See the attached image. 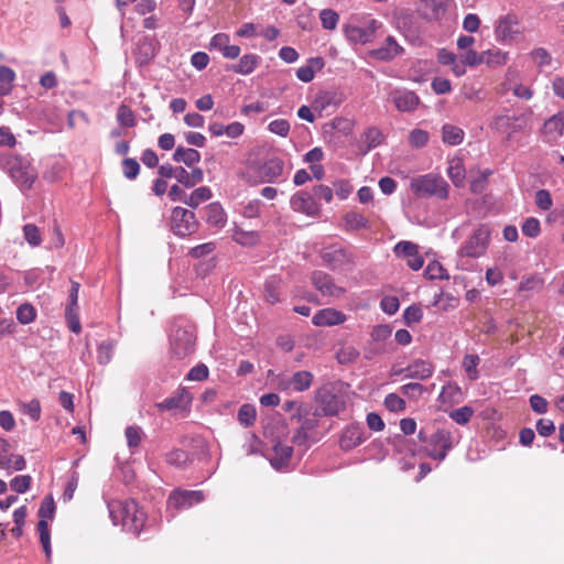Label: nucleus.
<instances>
[{"instance_id":"nucleus-1","label":"nucleus","mask_w":564,"mask_h":564,"mask_svg":"<svg viewBox=\"0 0 564 564\" xmlns=\"http://www.w3.org/2000/svg\"><path fill=\"white\" fill-rule=\"evenodd\" d=\"M108 510L113 524H121L128 532L139 534L144 527L147 514L134 500H112Z\"/></svg>"},{"instance_id":"nucleus-2","label":"nucleus","mask_w":564,"mask_h":564,"mask_svg":"<svg viewBox=\"0 0 564 564\" xmlns=\"http://www.w3.org/2000/svg\"><path fill=\"white\" fill-rule=\"evenodd\" d=\"M3 166L12 181L23 192L30 189L37 178L36 170L25 158L9 155L4 159Z\"/></svg>"},{"instance_id":"nucleus-3","label":"nucleus","mask_w":564,"mask_h":564,"mask_svg":"<svg viewBox=\"0 0 564 564\" xmlns=\"http://www.w3.org/2000/svg\"><path fill=\"white\" fill-rule=\"evenodd\" d=\"M251 177L254 183H283L289 177V171L285 170V163L278 156L269 158L260 164L250 169Z\"/></svg>"},{"instance_id":"nucleus-4","label":"nucleus","mask_w":564,"mask_h":564,"mask_svg":"<svg viewBox=\"0 0 564 564\" xmlns=\"http://www.w3.org/2000/svg\"><path fill=\"white\" fill-rule=\"evenodd\" d=\"M411 191L419 197L436 196L446 198L448 195V184L438 174L427 173L411 180Z\"/></svg>"},{"instance_id":"nucleus-5","label":"nucleus","mask_w":564,"mask_h":564,"mask_svg":"<svg viewBox=\"0 0 564 564\" xmlns=\"http://www.w3.org/2000/svg\"><path fill=\"white\" fill-rule=\"evenodd\" d=\"M317 406L316 415L333 416L337 415L345 408V401L333 384H324L321 387L315 397Z\"/></svg>"},{"instance_id":"nucleus-6","label":"nucleus","mask_w":564,"mask_h":564,"mask_svg":"<svg viewBox=\"0 0 564 564\" xmlns=\"http://www.w3.org/2000/svg\"><path fill=\"white\" fill-rule=\"evenodd\" d=\"M381 22L376 19H368L364 24H346L344 25V34L352 44L365 45L371 43L376 36V32L381 28Z\"/></svg>"},{"instance_id":"nucleus-7","label":"nucleus","mask_w":564,"mask_h":564,"mask_svg":"<svg viewBox=\"0 0 564 564\" xmlns=\"http://www.w3.org/2000/svg\"><path fill=\"white\" fill-rule=\"evenodd\" d=\"M453 446L454 438L452 432L446 429H438L430 435L429 447L425 451L429 457L442 462Z\"/></svg>"},{"instance_id":"nucleus-8","label":"nucleus","mask_w":564,"mask_h":564,"mask_svg":"<svg viewBox=\"0 0 564 564\" xmlns=\"http://www.w3.org/2000/svg\"><path fill=\"white\" fill-rule=\"evenodd\" d=\"M196 336L192 328L177 327L171 336V352L177 359H183L195 349Z\"/></svg>"},{"instance_id":"nucleus-9","label":"nucleus","mask_w":564,"mask_h":564,"mask_svg":"<svg viewBox=\"0 0 564 564\" xmlns=\"http://www.w3.org/2000/svg\"><path fill=\"white\" fill-rule=\"evenodd\" d=\"M195 214L183 207H174L171 213V230L178 237H187L197 230Z\"/></svg>"},{"instance_id":"nucleus-10","label":"nucleus","mask_w":564,"mask_h":564,"mask_svg":"<svg viewBox=\"0 0 564 564\" xmlns=\"http://www.w3.org/2000/svg\"><path fill=\"white\" fill-rule=\"evenodd\" d=\"M290 206L293 212L304 214L308 217H315L321 214V204L315 199L312 193L299 191L291 196Z\"/></svg>"},{"instance_id":"nucleus-11","label":"nucleus","mask_w":564,"mask_h":564,"mask_svg":"<svg viewBox=\"0 0 564 564\" xmlns=\"http://www.w3.org/2000/svg\"><path fill=\"white\" fill-rule=\"evenodd\" d=\"M192 400V394L185 388H180L174 392L173 395L166 398L162 402L156 403L155 406L160 412H185L188 411Z\"/></svg>"},{"instance_id":"nucleus-12","label":"nucleus","mask_w":564,"mask_h":564,"mask_svg":"<svg viewBox=\"0 0 564 564\" xmlns=\"http://www.w3.org/2000/svg\"><path fill=\"white\" fill-rule=\"evenodd\" d=\"M204 500V494L199 490H174L171 492L167 505L169 507L180 509H187Z\"/></svg>"},{"instance_id":"nucleus-13","label":"nucleus","mask_w":564,"mask_h":564,"mask_svg":"<svg viewBox=\"0 0 564 564\" xmlns=\"http://www.w3.org/2000/svg\"><path fill=\"white\" fill-rule=\"evenodd\" d=\"M390 97L395 108L402 112L414 111L420 104L419 96L408 89H394Z\"/></svg>"},{"instance_id":"nucleus-14","label":"nucleus","mask_w":564,"mask_h":564,"mask_svg":"<svg viewBox=\"0 0 564 564\" xmlns=\"http://www.w3.org/2000/svg\"><path fill=\"white\" fill-rule=\"evenodd\" d=\"M365 431L362 425L354 423L348 425L341 433L339 446L344 451L352 449L365 442Z\"/></svg>"},{"instance_id":"nucleus-15","label":"nucleus","mask_w":564,"mask_h":564,"mask_svg":"<svg viewBox=\"0 0 564 564\" xmlns=\"http://www.w3.org/2000/svg\"><path fill=\"white\" fill-rule=\"evenodd\" d=\"M434 372V367L430 361L415 359L410 362L404 369L395 372V375L405 373V378L425 380Z\"/></svg>"},{"instance_id":"nucleus-16","label":"nucleus","mask_w":564,"mask_h":564,"mask_svg":"<svg viewBox=\"0 0 564 564\" xmlns=\"http://www.w3.org/2000/svg\"><path fill=\"white\" fill-rule=\"evenodd\" d=\"M517 23L516 19L510 15H503L498 19L495 25V37L500 43L511 42L514 39L516 31L513 25Z\"/></svg>"},{"instance_id":"nucleus-17","label":"nucleus","mask_w":564,"mask_h":564,"mask_svg":"<svg viewBox=\"0 0 564 564\" xmlns=\"http://www.w3.org/2000/svg\"><path fill=\"white\" fill-rule=\"evenodd\" d=\"M402 52V46L398 44L393 36L389 35L382 46L371 51V56L378 61L388 62L400 55Z\"/></svg>"},{"instance_id":"nucleus-18","label":"nucleus","mask_w":564,"mask_h":564,"mask_svg":"<svg viewBox=\"0 0 564 564\" xmlns=\"http://www.w3.org/2000/svg\"><path fill=\"white\" fill-rule=\"evenodd\" d=\"M346 321V315L335 308L319 310L313 316V324L315 326H335L343 324Z\"/></svg>"},{"instance_id":"nucleus-19","label":"nucleus","mask_w":564,"mask_h":564,"mask_svg":"<svg viewBox=\"0 0 564 564\" xmlns=\"http://www.w3.org/2000/svg\"><path fill=\"white\" fill-rule=\"evenodd\" d=\"M204 219L209 226L220 229L227 223V215L220 203L213 202L204 208Z\"/></svg>"},{"instance_id":"nucleus-20","label":"nucleus","mask_w":564,"mask_h":564,"mask_svg":"<svg viewBox=\"0 0 564 564\" xmlns=\"http://www.w3.org/2000/svg\"><path fill=\"white\" fill-rule=\"evenodd\" d=\"M312 282L323 295L339 296L344 293V290L337 286L333 280L323 272H315L312 276Z\"/></svg>"},{"instance_id":"nucleus-21","label":"nucleus","mask_w":564,"mask_h":564,"mask_svg":"<svg viewBox=\"0 0 564 564\" xmlns=\"http://www.w3.org/2000/svg\"><path fill=\"white\" fill-rule=\"evenodd\" d=\"M293 455V447L282 444L281 442H276L272 448V455L269 460L272 467L275 469H282L285 467L291 457Z\"/></svg>"},{"instance_id":"nucleus-22","label":"nucleus","mask_w":564,"mask_h":564,"mask_svg":"<svg viewBox=\"0 0 564 564\" xmlns=\"http://www.w3.org/2000/svg\"><path fill=\"white\" fill-rule=\"evenodd\" d=\"M325 66L323 57H310L304 66L296 70V77L303 83H310L314 79L315 72L322 70Z\"/></svg>"},{"instance_id":"nucleus-23","label":"nucleus","mask_w":564,"mask_h":564,"mask_svg":"<svg viewBox=\"0 0 564 564\" xmlns=\"http://www.w3.org/2000/svg\"><path fill=\"white\" fill-rule=\"evenodd\" d=\"M544 280L539 275H528L524 276L519 286L518 293L522 295L524 299H529L536 293H540L543 289Z\"/></svg>"},{"instance_id":"nucleus-24","label":"nucleus","mask_w":564,"mask_h":564,"mask_svg":"<svg viewBox=\"0 0 564 564\" xmlns=\"http://www.w3.org/2000/svg\"><path fill=\"white\" fill-rule=\"evenodd\" d=\"M203 180L204 172L200 167H194L191 172H187L183 166H177L176 181L185 187L192 188Z\"/></svg>"},{"instance_id":"nucleus-25","label":"nucleus","mask_w":564,"mask_h":564,"mask_svg":"<svg viewBox=\"0 0 564 564\" xmlns=\"http://www.w3.org/2000/svg\"><path fill=\"white\" fill-rule=\"evenodd\" d=\"M382 139H383L382 132L378 128H376V127L368 128L361 137V144H360L361 152L366 154L369 151H371L372 149L377 148L378 145L381 144Z\"/></svg>"},{"instance_id":"nucleus-26","label":"nucleus","mask_w":564,"mask_h":564,"mask_svg":"<svg viewBox=\"0 0 564 564\" xmlns=\"http://www.w3.org/2000/svg\"><path fill=\"white\" fill-rule=\"evenodd\" d=\"M173 160L191 167L200 161V153L193 148L177 147L173 153Z\"/></svg>"},{"instance_id":"nucleus-27","label":"nucleus","mask_w":564,"mask_h":564,"mask_svg":"<svg viewBox=\"0 0 564 564\" xmlns=\"http://www.w3.org/2000/svg\"><path fill=\"white\" fill-rule=\"evenodd\" d=\"M259 62L260 57L257 54H245L240 57L238 63L231 67V70L237 74L249 75L257 68Z\"/></svg>"},{"instance_id":"nucleus-28","label":"nucleus","mask_w":564,"mask_h":564,"mask_svg":"<svg viewBox=\"0 0 564 564\" xmlns=\"http://www.w3.org/2000/svg\"><path fill=\"white\" fill-rule=\"evenodd\" d=\"M394 252L399 259L405 260L412 270H419L424 264V259L419 249H394Z\"/></svg>"},{"instance_id":"nucleus-29","label":"nucleus","mask_w":564,"mask_h":564,"mask_svg":"<svg viewBox=\"0 0 564 564\" xmlns=\"http://www.w3.org/2000/svg\"><path fill=\"white\" fill-rule=\"evenodd\" d=\"M465 173V166L460 159L454 158L449 161L447 175L456 187L464 186Z\"/></svg>"},{"instance_id":"nucleus-30","label":"nucleus","mask_w":564,"mask_h":564,"mask_svg":"<svg viewBox=\"0 0 564 564\" xmlns=\"http://www.w3.org/2000/svg\"><path fill=\"white\" fill-rule=\"evenodd\" d=\"M484 63L490 68L503 66L509 59V53L500 48H491L484 51Z\"/></svg>"},{"instance_id":"nucleus-31","label":"nucleus","mask_w":564,"mask_h":564,"mask_svg":"<svg viewBox=\"0 0 564 564\" xmlns=\"http://www.w3.org/2000/svg\"><path fill=\"white\" fill-rule=\"evenodd\" d=\"M292 391L303 392L306 391L313 382V373L306 370H300L291 377Z\"/></svg>"},{"instance_id":"nucleus-32","label":"nucleus","mask_w":564,"mask_h":564,"mask_svg":"<svg viewBox=\"0 0 564 564\" xmlns=\"http://www.w3.org/2000/svg\"><path fill=\"white\" fill-rule=\"evenodd\" d=\"M464 131L453 124H444L442 128V140L448 145H458L464 140Z\"/></svg>"},{"instance_id":"nucleus-33","label":"nucleus","mask_w":564,"mask_h":564,"mask_svg":"<svg viewBox=\"0 0 564 564\" xmlns=\"http://www.w3.org/2000/svg\"><path fill=\"white\" fill-rule=\"evenodd\" d=\"M491 229L488 225H480L471 235L467 247H487L490 242Z\"/></svg>"},{"instance_id":"nucleus-34","label":"nucleus","mask_w":564,"mask_h":564,"mask_svg":"<svg viewBox=\"0 0 564 564\" xmlns=\"http://www.w3.org/2000/svg\"><path fill=\"white\" fill-rule=\"evenodd\" d=\"M213 196L212 189L207 186H200L194 189L189 196L184 198V203L191 208H196L200 203L210 199Z\"/></svg>"},{"instance_id":"nucleus-35","label":"nucleus","mask_w":564,"mask_h":564,"mask_svg":"<svg viewBox=\"0 0 564 564\" xmlns=\"http://www.w3.org/2000/svg\"><path fill=\"white\" fill-rule=\"evenodd\" d=\"M15 73L12 68L0 65V96H7L13 88Z\"/></svg>"},{"instance_id":"nucleus-36","label":"nucleus","mask_w":564,"mask_h":564,"mask_svg":"<svg viewBox=\"0 0 564 564\" xmlns=\"http://www.w3.org/2000/svg\"><path fill=\"white\" fill-rule=\"evenodd\" d=\"M543 129L545 134L562 135L564 131V113L557 112L553 115L544 122Z\"/></svg>"},{"instance_id":"nucleus-37","label":"nucleus","mask_w":564,"mask_h":564,"mask_svg":"<svg viewBox=\"0 0 564 564\" xmlns=\"http://www.w3.org/2000/svg\"><path fill=\"white\" fill-rule=\"evenodd\" d=\"M238 421L245 427H249L254 424L257 417L256 408L251 404H242L237 414Z\"/></svg>"},{"instance_id":"nucleus-38","label":"nucleus","mask_w":564,"mask_h":564,"mask_svg":"<svg viewBox=\"0 0 564 564\" xmlns=\"http://www.w3.org/2000/svg\"><path fill=\"white\" fill-rule=\"evenodd\" d=\"M124 435L127 443L131 452H134L139 447L144 436V433L140 426L130 425L126 429Z\"/></svg>"},{"instance_id":"nucleus-39","label":"nucleus","mask_w":564,"mask_h":564,"mask_svg":"<svg viewBox=\"0 0 564 564\" xmlns=\"http://www.w3.org/2000/svg\"><path fill=\"white\" fill-rule=\"evenodd\" d=\"M319 20L323 29L333 31L337 28L339 22L338 13L333 9H323L319 12Z\"/></svg>"},{"instance_id":"nucleus-40","label":"nucleus","mask_w":564,"mask_h":564,"mask_svg":"<svg viewBox=\"0 0 564 564\" xmlns=\"http://www.w3.org/2000/svg\"><path fill=\"white\" fill-rule=\"evenodd\" d=\"M346 227L349 229H361L368 227V219L360 213L348 212L344 217Z\"/></svg>"},{"instance_id":"nucleus-41","label":"nucleus","mask_w":564,"mask_h":564,"mask_svg":"<svg viewBox=\"0 0 564 564\" xmlns=\"http://www.w3.org/2000/svg\"><path fill=\"white\" fill-rule=\"evenodd\" d=\"M116 343L113 340H105L98 346L97 360L100 365H107L111 361Z\"/></svg>"},{"instance_id":"nucleus-42","label":"nucleus","mask_w":564,"mask_h":564,"mask_svg":"<svg viewBox=\"0 0 564 564\" xmlns=\"http://www.w3.org/2000/svg\"><path fill=\"white\" fill-rule=\"evenodd\" d=\"M344 251V249H330L329 251L324 252L322 258L328 267L336 269L339 268L345 260L346 256Z\"/></svg>"},{"instance_id":"nucleus-43","label":"nucleus","mask_w":564,"mask_h":564,"mask_svg":"<svg viewBox=\"0 0 564 564\" xmlns=\"http://www.w3.org/2000/svg\"><path fill=\"white\" fill-rule=\"evenodd\" d=\"M480 362V358L478 355L468 354L463 359V368L466 371L468 378L470 380H476L478 378L477 367Z\"/></svg>"},{"instance_id":"nucleus-44","label":"nucleus","mask_w":564,"mask_h":564,"mask_svg":"<svg viewBox=\"0 0 564 564\" xmlns=\"http://www.w3.org/2000/svg\"><path fill=\"white\" fill-rule=\"evenodd\" d=\"M36 317V310L30 303L21 304L17 310V319L19 323L26 325L32 323Z\"/></svg>"},{"instance_id":"nucleus-45","label":"nucleus","mask_w":564,"mask_h":564,"mask_svg":"<svg viewBox=\"0 0 564 564\" xmlns=\"http://www.w3.org/2000/svg\"><path fill=\"white\" fill-rule=\"evenodd\" d=\"M0 468L22 470L25 468V459L21 455H3V457H0Z\"/></svg>"},{"instance_id":"nucleus-46","label":"nucleus","mask_w":564,"mask_h":564,"mask_svg":"<svg viewBox=\"0 0 564 564\" xmlns=\"http://www.w3.org/2000/svg\"><path fill=\"white\" fill-rule=\"evenodd\" d=\"M117 120L123 127H134L135 118L133 111L127 105H120L117 111Z\"/></svg>"},{"instance_id":"nucleus-47","label":"nucleus","mask_w":564,"mask_h":564,"mask_svg":"<svg viewBox=\"0 0 564 564\" xmlns=\"http://www.w3.org/2000/svg\"><path fill=\"white\" fill-rule=\"evenodd\" d=\"M312 195L321 204V202L330 203L334 197V191L327 185L318 184L313 186Z\"/></svg>"},{"instance_id":"nucleus-48","label":"nucleus","mask_w":564,"mask_h":564,"mask_svg":"<svg viewBox=\"0 0 564 564\" xmlns=\"http://www.w3.org/2000/svg\"><path fill=\"white\" fill-rule=\"evenodd\" d=\"M268 130L273 134L285 138L290 132V123L286 119H275L268 124Z\"/></svg>"},{"instance_id":"nucleus-49","label":"nucleus","mask_w":564,"mask_h":564,"mask_svg":"<svg viewBox=\"0 0 564 564\" xmlns=\"http://www.w3.org/2000/svg\"><path fill=\"white\" fill-rule=\"evenodd\" d=\"M409 142L413 148H423L429 142V133L422 129H413L409 135Z\"/></svg>"},{"instance_id":"nucleus-50","label":"nucleus","mask_w":564,"mask_h":564,"mask_svg":"<svg viewBox=\"0 0 564 564\" xmlns=\"http://www.w3.org/2000/svg\"><path fill=\"white\" fill-rule=\"evenodd\" d=\"M122 172L128 180H134L140 172V164L135 159L127 158L122 161Z\"/></svg>"},{"instance_id":"nucleus-51","label":"nucleus","mask_w":564,"mask_h":564,"mask_svg":"<svg viewBox=\"0 0 564 564\" xmlns=\"http://www.w3.org/2000/svg\"><path fill=\"white\" fill-rule=\"evenodd\" d=\"M32 478L29 475L17 476L10 481V487L18 494H24L31 486Z\"/></svg>"},{"instance_id":"nucleus-52","label":"nucleus","mask_w":564,"mask_h":564,"mask_svg":"<svg viewBox=\"0 0 564 564\" xmlns=\"http://www.w3.org/2000/svg\"><path fill=\"white\" fill-rule=\"evenodd\" d=\"M521 230L524 236L531 238L538 237L541 231L539 219L534 217L527 218L521 226Z\"/></svg>"},{"instance_id":"nucleus-53","label":"nucleus","mask_w":564,"mask_h":564,"mask_svg":"<svg viewBox=\"0 0 564 564\" xmlns=\"http://www.w3.org/2000/svg\"><path fill=\"white\" fill-rule=\"evenodd\" d=\"M425 276L434 280V279H448L449 275L446 273V270L441 265V263L436 261H432L427 264L425 269Z\"/></svg>"},{"instance_id":"nucleus-54","label":"nucleus","mask_w":564,"mask_h":564,"mask_svg":"<svg viewBox=\"0 0 564 564\" xmlns=\"http://www.w3.org/2000/svg\"><path fill=\"white\" fill-rule=\"evenodd\" d=\"M55 512V502L54 499L51 496H47L43 499L40 509H39V517L40 520H47L52 519L54 517Z\"/></svg>"},{"instance_id":"nucleus-55","label":"nucleus","mask_w":564,"mask_h":564,"mask_svg":"<svg viewBox=\"0 0 564 564\" xmlns=\"http://www.w3.org/2000/svg\"><path fill=\"white\" fill-rule=\"evenodd\" d=\"M23 234H24L25 240L31 246H39L42 242L40 229L35 225H32V224L24 225Z\"/></svg>"},{"instance_id":"nucleus-56","label":"nucleus","mask_w":564,"mask_h":564,"mask_svg":"<svg viewBox=\"0 0 564 564\" xmlns=\"http://www.w3.org/2000/svg\"><path fill=\"white\" fill-rule=\"evenodd\" d=\"M474 410L470 406H462L451 412L449 416L457 424H466L473 416Z\"/></svg>"},{"instance_id":"nucleus-57","label":"nucleus","mask_w":564,"mask_h":564,"mask_svg":"<svg viewBox=\"0 0 564 564\" xmlns=\"http://www.w3.org/2000/svg\"><path fill=\"white\" fill-rule=\"evenodd\" d=\"M423 312L420 305H411L403 313L404 323L409 326L421 322Z\"/></svg>"},{"instance_id":"nucleus-58","label":"nucleus","mask_w":564,"mask_h":564,"mask_svg":"<svg viewBox=\"0 0 564 564\" xmlns=\"http://www.w3.org/2000/svg\"><path fill=\"white\" fill-rule=\"evenodd\" d=\"M380 307L384 313L393 315L399 311V299L397 296L386 295L380 301Z\"/></svg>"},{"instance_id":"nucleus-59","label":"nucleus","mask_w":564,"mask_h":564,"mask_svg":"<svg viewBox=\"0 0 564 564\" xmlns=\"http://www.w3.org/2000/svg\"><path fill=\"white\" fill-rule=\"evenodd\" d=\"M359 351L351 346L343 347L337 352V360L339 364H350L357 360Z\"/></svg>"},{"instance_id":"nucleus-60","label":"nucleus","mask_w":564,"mask_h":564,"mask_svg":"<svg viewBox=\"0 0 564 564\" xmlns=\"http://www.w3.org/2000/svg\"><path fill=\"white\" fill-rule=\"evenodd\" d=\"M532 61L539 66L544 67L551 64L552 57L544 47H538L531 52Z\"/></svg>"},{"instance_id":"nucleus-61","label":"nucleus","mask_w":564,"mask_h":564,"mask_svg":"<svg viewBox=\"0 0 564 564\" xmlns=\"http://www.w3.org/2000/svg\"><path fill=\"white\" fill-rule=\"evenodd\" d=\"M263 203L260 199L248 202L242 208V216L246 218H256L260 215Z\"/></svg>"},{"instance_id":"nucleus-62","label":"nucleus","mask_w":564,"mask_h":564,"mask_svg":"<svg viewBox=\"0 0 564 564\" xmlns=\"http://www.w3.org/2000/svg\"><path fill=\"white\" fill-rule=\"evenodd\" d=\"M279 282L274 279L267 281L264 285V296L267 302L274 304L279 302Z\"/></svg>"},{"instance_id":"nucleus-63","label":"nucleus","mask_w":564,"mask_h":564,"mask_svg":"<svg viewBox=\"0 0 564 564\" xmlns=\"http://www.w3.org/2000/svg\"><path fill=\"white\" fill-rule=\"evenodd\" d=\"M188 460V454L183 449H173L166 455V462L171 465L181 467Z\"/></svg>"},{"instance_id":"nucleus-64","label":"nucleus","mask_w":564,"mask_h":564,"mask_svg":"<svg viewBox=\"0 0 564 564\" xmlns=\"http://www.w3.org/2000/svg\"><path fill=\"white\" fill-rule=\"evenodd\" d=\"M384 405L387 406L388 410L390 411H393V412H399V411H402L404 410L405 408V402L402 398H400L398 394L395 393H390L384 399Z\"/></svg>"}]
</instances>
